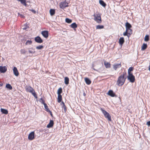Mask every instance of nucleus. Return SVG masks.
Segmentation results:
<instances>
[{"mask_svg": "<svg viewBox=\"0 0 150 150\" xmlns=\"http://www.w3.org/2000/svg\"><path fill=\"white\" fill-rule=\"evenodd\" d=\"M102 64L100 62H95L93 64V70L98 71V69H99L100 68Z\"/></svg>", "mask_w": 150, "mask_h": 150, "instance_id": "nucleus-1", "label": "nucleus"}, {"mask_svg": "<svg viewBox=\"0 0 150 150\" xmlns=\"http://www.w3.org/2000/svg\"><path fill=\"white\" fill-rule=\"evenodd\" d=\"M126 78H124L123 76H120L118 78L117 83L119 86H122L124 83Z\"/></svg>", "mask_w": 150, "mask_h": 150, "instance_id": "nucleus-2", "label": "nucleus"}, {"mask_svg": "<svg viewBox=\"0 0 150 150\" xmlns=\"http://www.w3.org/2000/svg\"><path fill=\"white\" fill-rule=\"evenodd\" d=\"M101 110L103 114L105 117L108 119V120L109 121H111V116L105 110L103 109L102 108H101Z\"/></svg>", "mask_w": 150, "mask_h": 150, "instance_id": "nucleus-3", "label": "nucleus"}, {"mask_svg": "<svg viewBox=\"0 0 150 150\" xmlns=\"http://www.w3.org/2000/svg\"><path fill=\"white\" fill-rule=\"evenodd\" d=\"M94 17V20L96 21L98 23H100L101 22V15L99 13L97 14L96 15L94 14L93 15Z\"/></svg>", "mask_w": 150, "mask_h": 150, "instance_id": "nucleus-4", "label": "nucleus"}, {"mask_svg": "<svg viewBox=\"0 0 150 150\" xmlns=\"http://www.w3.org/2000/svg\"><path fill=\"white\" fill-rule=\"evenodd\" d=\"M127 78L130 82L132 83H133L135 80V77L132 74H129L127 76Z\"/></svg>", "mask_w": 150, "mask_h": 150, "instance_id": "nucleus-5", "label": "nucleus"}, {"mask_svg": "<svg viewBox=\"0 0 150 150\" xmlns=\"http://www.w3.org/2000/svg\"><path fill=\"white\" fill-rule=\"evenodd\" d=\"M67 4L68 3L65 1L61 2L60 4V7L61 8L63 9L68 6Z\"/></svg>", "mask_w": 150, "mask_h": 150, "instance_id": "nucleus-6", "label": "nucleus"}, {"mask_svg": "<svg viewBox=\"0 0 150 150\" xmlns=\"http://www.w3.org/2000/svg\"><path fill=\"white\" fill-rule=\"evenodd\" d=\"M35 132L34 131L31 132L28 135V139L30 140L33 139L35 138Z\"/></svg>", "mask_w": 150, "mask_h": 150, "instance_id": "nucleus-7", "label": "nucleus"}, {"mask_svg": "<svg viewBox=\"0 0 150 150\" xmlns=\"http://www.w3.org/2000/svg\"><path fill=\"white\" fill-rule=\"evenodd\" d=\"M7 68L6 66H0V72L1 73H4L7 71Z\"/></svg>", "mask_w": 150, "mask_h": 150, "instance_id": "nucleus-8", "label": "nucleus"}, {"mask_svg": "<svg viewBox=\"0 0 150 150\" xmlns=\"http://www.w3.org/2000/svg\"><path fill=\"white\" fill-rule=\"evenodd\" d=\"M35 40L36 42L38 43H41L43 42L42 40L39 36H37L35 38Z\"/></svg>", "mask_w": 150, "mask_h": 150, "instance_id": "nucleus-9", "label": "nucleus"}, {"mask_svg": "<svg viewBox=\"0 0 150 150\" xmlns=\"http://www.w3.org/2000/svg\"><path fill=\"white\" fill-rule=\"evenodd\" d=\"M42 34L45 38H47L48 37V32L47 31H43L42 32Z\"/></svg>", "mask_w": 150, "mask_h": 150, "instance_id": "nucleus-10", "label": "nucleus"}, {"mask_svg": "<svg viewBox=\"0 0 150 150\" xmlns=\"http://www.w3.org/2000/svg\"><path fill=\"white\" fill-rule=\"evenodd\" d=\"M108 95L112 97H114L115 96L116 97L115 93H114L113 91L111 90H110L108 91Z\"/></svg>", "mask_w": 150, "mask_h": 150, "instance_id": "nucleus-11", "label": "nucleus"}, {"mask_svg": "<svg viewBox=\"0 0 150 150\" xmlns=\"http://www.w3.org/2000/svg\"><path fill=\"white\" fill-rule=\"evenodd\" d=\"M121 66V63L120 64H115L113 65V68L116 70L118 68H120Z\"/></svg>", "mask_w": 150, "mask_h": 150, "instance_id": "nucleus-12", "label": "nucleus"}, {"mask_svg": "<svg viewBox=\"0 0 150 150\" xmlns=\"http://www.w3.org/2000/svg\"><path fill=\"white\" fill-rule=\"evenodd\" d=\"M54 125V122L52 120H50L49 123L47 126V128H50L52 127Z\"/></svg>", "mask_w": 150, "mask_h": 150, "instance_id": "nucleus-13", "label": "nucleus"}, {"mask_svg": "<svg viewBox=\"0 0 150 150\" xmlns=\"http://www.w3.org/2000/svg\"><path fill=\"white\" fill-rule=\"evenodd\" d=\"M26 90L27 92H29L30 93H33V92L34 91V89L30 86H28L26 88Z\"/></svg>", "mask_w": 150, "mask_h": 150, "instance_id": "nucleus-14", "label": "nucleus"}, {"mask_svg": "<svg viewBox=\"0 0 150 150\" xmlns=\"http://www.w3.org/2000/svg\"><path fill=\"white\" fill-rule=\"evenodd\" d=\"M14 74L16 76H18L19 75V73L17 68L14 67L13 69Z\"/></svg>", "mask_w": 150, "mask_h": 150, "instance_id": "nucleus-15", "label": "nucleus"}, {"mask_svg": "<svg viewBox=\"0 0 150 150\" xmlns=\"http://www.w3.org/2000/svg\"><path fill=\"white\" fill-rule=\"evenodd\" d=\"M124 42V39L123 37H121L120 38L119 40V42L120 45L122 46Z\"/></svg>", "mask_w": 150, "mask_h": 150, "instance_id": "nucleus-16", "label": "nucleus"}, {"mask_svg": "<svg viewBox=\"0 0 150 150\" xmlns=\"http://www.w3.org/2000/svg\"><path fill=\"white\" fill-rule=\"evenodd\" d=\"M104 64L106 68H110V64L109 63L105 61L104 62Z\"/></svg>", "mask_w": 150, "mask_h": 150, "instance_id": "nucleus-17", "label": "nucleus"}, {"mask_svg": "<svg viewBox=\"0 0 150 150\" xmlns=\"http://www.w3.org/2000/svg\"><path fill=\"white\" fill-rule=\"evenodd\" d=\"M99 2L100 4L104 7H105L106 6V4L102 0H100Z\"/></svg>", "mask_w": 150, "mask_h": 150, "instance_id": "nucleus-18", "label": "nucleus"}, {"mask_svg": "<svg viewBox=\"0 0 150 150\" xmlns=\"http://www.w3.org/2000/svg\"><path fill=\"white\" fill-rule=\"evenodd\" d=\"M85 81L86 82V83L88 84L89 85L91 84V80L88 79L87 78H86L85 79Z\"/></svg>", "mask_w": 150, "mask_h": 150, "instance_id": "nucleus-19", "label": "nucleus"}, {"mask_svg": "<svg viewBox=\"0 0 150 150\" xmlns=\"http://www.w3.org/2000/svg\"><path fill=\"white\" fill-rule=\"evenodd\" d=\"M1 112L4 114H7L8 113V111L7 110L3 109V108H1Z\"/></svg>", "mask_w": 150, "mask_h": 150, "instance_id": "nucleus-20", "label": "nucleus"}, {"mask_svg": "<svg viewBox=\"0 0 150 150\" xmlns=\"http://www.w3.org/2000/svg\"><path fill=\"white\" fill-rule=\"evenodd\" d=\"M64 83L67 85L69 83V79L68 77H66L65 78Z\"/></svg>", "mask_w": 150, "mask_h": 150, "instance_id": "nucleus-21", "label": "nucleus"}, {"mask_svg": "<svg viewBox=\"0 0 150 150\" xmlns=\"http://www.w3.org/2000/svg\"><path fill=\"white\" fill-rule=\"evenodd\" d=\"M19 1H20L21 3L25 6H26L27 4L26 3L25 0H17Z\"/></svg>", "mask_w": 150, "mask_h": 150, "instance_id": "nucleus-22", "label": "nucleus"}, {"mask_svg": "<svg viewBox=\"0 0 150 150\" xmlns=\"http://www.w3.org/2000/svg\"><path fill=\"white\" fill-rule=\"evenodd\" d=\"M57 99V101L58 103L61 102L62 100V96L61 95H58Z\"/></svg>", "mask_w": 150, "mask_h": 150, "instance_id": "nucleus-23", "label": "nucleus"}, {"mask_svg": "<svg viewBox=\"0 0 150 150\" xmlns=\"http://www.w3.org/2000/svg\"><path fill=\"white\" fill-rule=\"evenodd\" d=\"M147 47V44H146L143 43L142 47V50H144Z\"/></svg>", "mask_w": 150, "mask_h": 150, "instance_id": "nucleus-24", "label": "nucleus"}, {"mask_svg": "<svg viewBox=\"0 0 150 150\" xmlns=\"http://www.w3.org/2000/svg\"><path fill=\"white\" fill-rule=\"evenodd\" d=\"M71 27L73 28H76L77 27V26L75 23H74L71 25Z\"/></svg>", "mask_w": 150, "mask_h": 150, "instance_id": "nucleus-25", "label": "nucleus"}, {"mask_svg": "<svg viewBox=\"0 0 150 150\" xmlns=\"http://www.w3.org/2000/svg\"><path fill=\"white\" fill-rule=\"evenodd\" d=\"M28 52L30 53L31 54H33L35 52V51L34 49L32 48H29L28 50Z\"/></svg>", "mask_w": 150, "mask_h": 150, "instance_id": "nucleus-26", "label": "nucleus"}, {"mask_svg": "<svg viewBox=\"0 0 150 150\" xmlns=\"http://www.w3.org/2000/svg\"><path fill=\"white\" fill-rule=\"evenodd\" d=\"M50 14L51 16H53L55 13V10L54 9H51L50 11Z\"/></svg>", "mask_w": 150, "mask_h": 150, "instance_id": "nucleus-27", "label": "nucleus"}, {"mask_svg": "<svg viewBox=\"0 0 150 150\" xmlns=\"http://www.w3.org/2000/svg\"><path fill=\"white\" fill-rule=\"evenodd\" d=\"M133 69V68L132 67H130L128 69V75L132 74L130 73V72L132 71Z\"/></svg>", "mask_w": 150, "mask_h": 150, "instance_id": "nucleus-28", "label": "nucleus"}, {"mask_svg": "<svg viewBox=\"0 0 150 150\" xmlns=\"http://www.w3.org/2000/svg\"><path fill=\"white\" fill-rule=\"evenodd\" d=\"M6 87L9 89L11 90L12 88V86L10 84H7L6 85Z\"/></svg>", "mask_w": 150, "mask_h": 150, "instance_id": "nucleus-29", "label": "nucleus"}, {"mask_svg": "<svg viewBox=\"0 0 150 150\" xmlns=\"http://www.w3.org/2000/svg\"><path fill=\"white\" fill-rule=\"evenodd\" d=\"M144 40L146 42L148 41L149 40V35H146L144 38Z\"/></svg>", "mask_w": 150, "mask_h": 150, "instance_id": "nucleus-30", "label": "nucleus"}, {"mask_svg": "<svg viewBox=\"0 0 150 150\" xmlns=\"http://www.w3.org/2000/svg\"><path fill=\"white\" fill-rule=\"evenodd\" d=\"M44 107L45 109V110L47 112L48 111H49V109L48 108V107L47 106V105L45 103H44L43 104Z\"/></svg>", "mask_w": 150, "mask_h": 150, "instance_id": "nucleus-31", "label": "nucleus"}, {"mask_svg": "<svg viewBox=\"0 0 150 150\" xmlns=\"http://www.w3.org/2000/svg\"><path fill=\"white\" fill-rule=\"evenodd\" d=\"M125 26L126 28H131L132 27V25H131L129 23L127 22L125 24Z\"/></svg>", "mask_w": 150, "mask_h": 150, "instance_id": "nucleus-32", "label": "nucleus"}, {"mask_svg": "<svg viewBox=\"0 0 150 150\" xmlns=\"http://www.w3.org/2000/svg\"><path fill=\"white\" fill-rule=\"evenodd\" d=\"M62 92V89L61 88H59L57 91L58 95H61V94Z\"/></svg>", "mask_w": 150, "mask_h": 150, "instance_id": "nucleus-33", "label": "nucleus"}, {"mask_svg": "<svg viewBox=\"0 0 150 150\" xmlns=\"http://www.w3.org/2000/svg\"><path fill=\"white\" fill-rule=\"evenodd\" d=\"M32 41L31 40H28L27 41L25 44L26 45H30L32 43Z\"/></svg>", "mask_w": 150, "mask_h": 150, "instance_id": "nucleus-34", "label": "nucleus"}, {"mask_svg": "<svg viewBox=\"0 0 150 150\" xmlns=\"http://www.w3.org/2000/svg\"><path fill=\"white\" fill-rule=\"evenodd\" d=\"M65 21L66 22L68 23H71L72 22V20L68 18H66L65 19Z\"/></svg>", "mask_w": 150, "mask_h": 150, "instance_id": "nucleus-35", "label": "nucleus"}, {"mask_svg": "<svg viewBox=\"0 0 150 150\" xmlns=\"http://www.w3.org/2000/svg\"><path fill=\"white\" fill-rule=\"evenodd\" d=\"M104 26L102 25H98L96 26V28L97 29H100L103 28Z\"/></svg>", "mask_w": 150, "mask_h": 150, "instance_id": "nucleus-36", "label": "nucleus"}, {"mask_svg": "<svg viewBox=\"0 0 150 150\" xmlns=\"http://www.w3.org/2000/svg\"><path fill=\"white\" fill-rule=\"evenodd\" d=\"M34 96V97L36 98H37L38 97L37 96V95L36 94L35 92V91H34L33 92V93H31Z\"/></svg>", "mask_w": 150, "mask_h": 150, "instance_id": "nucleus-37", "label": "nucleus"}, {"mask_svg": "<svg viewBox=\"0 0 150 150\" xmlns=\"http://www.w3.org/2000/svg\"><path fill=\"white\" fill-rule=\"evenodd\" d=\"M43 47V46L42 45H39L36 47V48L38 50H40L42 49Z\"/></svg>", "mask_w": 150, "mask_h": 150, "instance_id": "nucleus-38", "label": "nucleus"}, {"mask_svg": "<svg viewBox=\"0 0 150 150\" xmlns=\"http://www.w3.org/2000/svg\"><path fill=\"white\" fill-rule=\"evenodd\" d=\"M128 32L127 31V30H126V31L123 34V35L124 36H127L128 37H129L128 33Z\"/></svg>", "mask_w": 150, "mask_h": 150, "instance_id": "nucleus-39", "label": "nucleus"}, {"mask_svg": "<svg viewBox=\"0 0 150 150\" xmlns=\"http://www.w3.org/2000/svg\"><path fill=\"white\" fill-rule=\"evenodd\" d=\"M21 54H24L25 53L26 51L24 49H21Z\"/></svg>", "mask_w": 150, "mask_h": 150, "instance_id": "nucleus-40", "label": "nucleus"}, {"mask_svg": "<svg viewBox=\"0 0 150 150\" xmlns=\"http://www.w3.org/2000/svg\"><path fill=\"white\" fill-rule=\"evenodd\" d=\"M128 33L129 35L132 33V30L131 29H129V30H128Z\"/></svg>", "mask_w": 150, "mask_h": 150, "instance_id": "nucleus-41", "label": "nucleus"}, {"mask_svg": "<svg viewBox=\"0 0 150 150\" xmlns=\"http://www.w3.org/2000/svg\"><path fill=\"white\" fill-rule=\"evenodd\" d=\"M40 101L41 103L42 104H44V103H45L44 100L42 98H41L40 100Z\"/></svg>", "mask_w": 150, "mask_h": 150, "instance_id": "nucleus-42", "label": "nucleus"}, {"mask_svg": "<svg viewBox=\"0 0 150 150\" xmlns=\"http://www.w3.org/2000/svg\"><path fill=\"white\" fill-rule=\"evenodd\" d=\"M62 108L64 109L65 111H66L67 110V108L66 106L64 104V105H63Z\"/></svg>", "mask_w": 150, "mask_h": 150, "instance_id": "nucleus-43", "label": "nucleus"}, {"mask_svg": "<svg viewBox=\"0 0 150 150\" xmlns=\"http://www.w3.org/2000/svg\"><path fill=\"white\" fill-rule=\"evenodd\" d=\"M24 26L25 27H24L23 28V30H26L27 28V27H28L27 25H25Z\"/></svg>", "mask_w": 150, "mask_h": 150, "instance_id": "nucleus-44", "label": "nucleus"}, {"mask_svg": "<svg viewBox=\"0 0 150 150\" xmlns=\"http://www.w3.org/2000/svg\"><path fill=\"white\" fill-rule=\"evenodd\" d=\"M127 74V73L126 71H124L123 73V74L121 76H123V77H124V76H126Z\"/></svg>", "mask_w": 150, "mask_h": 150, "instance_id": "nucleus-45", "label": "nucleus"}, {"mask_svg": "<svg viewBox=\"0 0 150 150\" xmlns=\"http://www.w3.org/2000/svg\"><path fill=\"white\" fill-rule=\"evenodd\" d=\"M18 15H19L21 18H24V16L22 14H20L19 13H18Z\"/></svg>", "mask_w": 150, "mask_h": 150, "instance_id": "nucleus-46", "label": "nucleus"}, {"mask_svg": "<svg viewBox=\"0 0 150 150\" xmlns=\"http://www.w3.org/2000/svg\"><path fill=\"white\" fill-rule=\"evenodd\" d=\"M47 112H49L50 114V115H51L52 117L53 116V115H52V112L50 110H49V111H47Z\"/></svg>", "mask_w": 150, "mask_h": 150, "instance_id": "nucleus-47", "label": "nucleus"}, {"mask_svg": "<svg viewBox=\"0 0 150 150\" xmlns=\"http://www.w3.org/2000/svg\"><path fill=\"white\" fill-rule=\"evenodd\" d=\"M31 11L33 13H36V11L34 10H31Z\"/></svg>", "mask_w": 150, "mask_h": 150, "instance_id": "nucleus-48", "label": "nucleus"}, {"mask_svg": "<svg viewBox=\"0 0 150 150\" xmlns=\"http://www.w3.org/2000/svg\"><path fill=\"white\" fill-rule=\"evenodd\" d=\"M147 125L148 126H150V121H148L147 122Z\"/></svg>", "mask_w": 150, "mask_h": 150, "instance_id": "nucleus-49", "label": "nucleus"}, {"mask_svg": "<svg viewBox=\"0 0 150 150\" xmlns=\"http://www.w3.org/2000/svg\"><path fill=\"white\" fill-rule=\"evenodd\" d=\"M126 28V30H127V32H128V30H129V29H130V28Z\"/></svg>", "mask_w": 150, "mask_h": 150, "instance_id": "nucleus-50", "label": "nucleus"}, {"mask_svg": "<svg viewBox=\"0 0 150 150\" xmlns=\"http://www.w3.org/2000/svg\"><path fill=\"white\" fill-rule=\"evenodd\" d=\"M3 84L2 83H0V87L2 86Z\"/></svg>", "mask_w": 150, "mask_h": 150, "instance_id": "nucleus-51", "label": "nucleus"}, {"mask_svg": "<svg viewBox=\"0 0 150 150\" xmlns=\"http://www.w3.org/2000/svg\"><path fill=\"white\" fill-rule=\"evenodd\" d=\"M83 96H85L86 95V93H85L84 92L83 93Z\"/></svg>", "mask_w": 150, "mask_h": 150, "instance_id": "nucleus-52", "label": "nucleus"}, {"mask_svg": "<svg viewBox=\"0 0 150 150\" xmlns=\"http://www.w3.org/2000/svg\"><path fill=\"white\" fill-rule=\"evenodd\" d=\"M62 103L63 104V105H64V103L63 102H62Z\"/></svg>", "mask_w": 150, "mask_h": 150, "instance_id": "nucleus-53", "label": "nucleus"}, {"mask_svg": "<svg viewBox=\"0 0 150 150\" xmlns=\"http://www.w3.org/2000/svg\"><path fill=\"white\" fill-rule=\"evenodd\" d=\"M149 71H150V66L149 67Z\"/></svg>", "mask_w": 150, "mask_h": 150, "instance_id": "nucleus-54", "label": "nucleus"}]
</instances>
